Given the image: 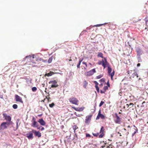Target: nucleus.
Instances as JSON below:
<instances>
[{"instance_id":"46","label":"nucleus","mask_w":148,"mask_h":148,"mask_svg":"<svg viewBox=\"0 0 148 148\" xmlns=\"http://www.w3.org/2000/svg\"><path fill=\"white\" fill-rule=\"evenodd\" d=\"M106 146H106L105 145H104L102 146L101 147L102 148H104L105 147H106Z\"/></svg>"},{"instance_id":"3","label":"nucleus","mask_w":148,"mask_h":148,"mask_svg":"<svg viewBox=\"0 0 148 148\" xmlns=\"http://www.w3.org/2000/svg\"><path fill=\"white\" fill-rule=\"evenodd\" d=\"M69 100L70 103L72 104L77 105L79 104V100L75 97H72L69 99Z\"/></svg>"},{"instance_id":"8","label":"nucleus","mask_w":148,"mask_h":148,"mask_svg":"<svg viewBox=\"0 0 148 148\" xmlns=\"http://www.w3.org/2000/svg\"><path fill=\"white\" fill-rule=\"evenodd\" d=\"M115 119L114 122L116 123L120 124L121 122V119L118 116L117 114H115Z\"/></svg>"},{"instance_id":"62","label":"nucleus","mask_w":148,"mask_h":148,"mask_svg":"<svg viewBox=\"0 0 148 148\" xmlns=\"http://www.w3.org/2000/svg\"><path fill=\"white\" fill-rule=\"evenodd\" d=\"M32 63H35V64L36 63L35 62H32Z\"/></svg>"},{"instance_id":"41","label":"nucleus","mask_w":148,"mask_h":148,"mask_svg":"<svg viewBox=\"0 0 148 148\" xmlns=\"http://www.w3.org/2000/svg\"><path fill=\"white\" fill-rule=\"evenodd\" d=\"M86 137H91V136H90V135L89 134H86Z\"/></svg>"},{"instance_id":"49","label":"nucleus","mask_w":148,"mask_h":148,"mask_svg":"<svg viewBox=\"0 0 148 148\" xmlns=\"http://www.w3.org/2000/svg\"><path fill=\"white\" fill-rule=\"evenodd\" d=\"M140 65V63H138L137 64V67L139 66Z\"/></svg>"},{"instance_id":"43","label":"nucleus","mask_w":148,"mask_h":148,"mask_svg":"<svg viewBox=\"0 0 148 148\" xmlns=\"http://www.w3.org/2000/svg\"><path fill=\"white\" fill-rule=\"evenodd\" d=\"M146 25L148 27V21L147 20L146 21Z\"/></svg>"},{"instance_id":"63","label":"nucleus","mask_w":148,"mask_h":148,"mask_svg":"<svg viewBox=\"0 0 148 148\" xmlns=\"http://www.w3.org/2000/svg\"><path fill=\"white\" fill-rule=\"evenodd\" d=\"M34 58V56H33V57H32V58L33 59Z\"/></svg>"},{"instance_id":"31","label":"nucleus","mask_w":148,"mask_h":148,"mask_svg":"<svg viewBox=\"0 0 148 148\" xmlns=\"http://www.w3.org/2000/svg\"><path fill=\"white\" fill-rule=\"evenodd\" d=\"M105 79L102 78L99 80V81L101 83H103L105 82Z\"/></svg>"},{"instance_id":"14","label":"nucleus","mask_w":148,"mask_h":148,"mask_svg":"<svg viewBox=\"0 0 148 148\" xmlns=\"http://www.w3.org/2000/svg\"><path fill=\"white\" fill-rule=\"evenodd\" d=\"M26 137L29 139H33V134L31 132H29V133L26 134Z\"/></svg>"},{"instance_id":"50","label":"nucleus","mask_w":148,"mask_h":148,"mask_svg":"<svg viewBox=\"0 0 148 148\" xmlns=\"http://www.w3.org/2000/svg\"><path fill=\"white\" fill-rule=\"evenodd\" d=\"M82 64H85V65H86V64H87L86 63L84 62H82Z\"/></svg>"},{"instance_id":"59","label":"nucleus","mask_w":148,"mask_h":148,"mask_svg":"<svg viewBox=\"0 0 148 148\" xmlns=\"http://www.w3.org/2000/svg\"><path fill=\"white\" fill-rule=\"evenodd\" d=\"M89 64L91 65H92V64L91 63H89Z\"/></svg>"},{"instance_id":"24","label":"nucleus","mask_w":148,"mask_h":148,"mask_svg":"<svg viewBox=\"0 0 148 148\" xmlns=\"http://www.w3.org/2000/svg\"><path fill=\"white\" fill-rule=\"evenodd\" d=\"M32 56L31 55L26 56L25 57L24 59V60H25L27 58H28L29 60H30Z\"/></svg>"},{"instance_id":"38","label":"nucleus","mask_w":148,"mask_h":148,"mask_svg":"<svg viewBox=\"0 0 148 148\" xmlns=\"http://www.w3.org/2000/svg\"><path fill=\"white\" fill-rule=\"evenodd\" d=\"M132 105V106H133L134 105V104L132 103H130L129 104H127L126 106H127V107L128 108L130 106Z\"/></svg>"},{"instance_id":"18","label":"nucleus","mask_w":148,"mask_h":148,"mask_svg":"<svg viewBox=\"0 0 148 148\" xmlns=\"http://www.w3.org/2000/svg\"><path fill=\"white\" fill-rule=\"evenodd\" d=\"M96 71L95 69H94L89 71V72H88V73L90 74V75H92Z\"/></svg>"},{"instance_id":"5","label":"nucleus","mask_w":148,"mask_h":148,"mask_svg":"<svg viewBox=\"0 0 148 148\" xmlns=\"http://www.w3.org/2000/svg\"><path fill=\"white\" fill-rule=\"evenodd\" d=\"M31 126L34 127H38V125L37 122L36 121V119L34 117H33L32 121Z\"/></svg>"},{"instance_id":"57","label":"nucleus","mask_w":148,"mask_h":148,"mask_svg":"<svg viewBox=\"0 0 148 148\" xmlns=\"http://www.w3.org/2000/svg\"><path fill=\"white\" fill-rule=\"evenodd\" d=\"M87 32V31H86V30H84L83 32Z\"/></svg>"},{"instance_id":"23","label":"nucleus","mask_w":148,"mask_h":148,"mask_svg":"<svg viewBox=\"0 0 148 148\" xmlns=\"http://www.w3.org/2000/svg\"><path fill=\"white\" fill-rule=\"evenodd\" d=\"M114 71H113L112 73H110V74H109V75H110V76L111 77V79L112 80H113V76H114Z\"/></svg>"},{"instance_id":"32","label":"nucleus","mask_w":148,"mask_h":148,"mask_svg":"<svg viewBox=\"0 0 148 148\" xmlns=\"http://www.w3.org/2000/svg\"><path fill=\"white\" fill-rule=\"evenodd\" d=\"M55 105V104L53 103H52L51 104H49V106L50 108H53Z\"/></svg>"},{"instance_id":"27","label":"nucleus","mask_w":148,"mask_h":148,"mask_svg":"<svg viewBox=\"0 0 148 148\" xmlns=\"http://www.w3.org/2000/svg\"><path fill=\"white\" fill-rule=\"evenodd\" d=\"M32 90L33 92H35L37 90V88L36 87H34L32 88Z\"/></svg>"},{"instance_id":"61","label":"nucleus","mask_w":148,"mask_h":148,"mask_svg":"<svg viewBox=\"0 0 148 148\" xmlns=\"http://www.w3.org/2000/svg\"><path fill=\"white\" fill-rule=\"evenodd\" d=\"M128 127H130V125H128V126H127Z\"/></svg>"},{"instance_id":"58","label":"nucleus","mask_w":148,"mask_h":148,"mask_svg":"<svg viewBox=\"0 0 148 148\" xmlns=\"http://www.w3.org/2000/svg\"><path fill=\"white\" fill-rule=\"evenodd\" d=\"M90 29V28L89 27H87L86 28V29Z\"/></svg>"},{"instance_id":"45","label":"nucleus","mask_w":148,"mask_h":148,"mask_svg":"<svg viewBox=\"0 0 148 148\" xmlns=\"http://www.w3.org/2000/svg\"><path fill=\"white\" fill-rule=\"evenodd\" d=\"M107 85L108 86V87H110V84H109V81H108L107 82Z\"/></svg>"},{"instance_id":"40","label":"nucleus","mask_w":148,"mask_h":148,"mask_svg":"<svg viewBox=\"0 0 148 148\" xmlns=\"http://www.w3.org/2000/svg\"><path fill=\"white\" fill-rule=\"evenodd\" d=\"M112 145H110L108 146H107L106 147V148H112Z\"/></svg>"},{"instance_id":"19","label":"nucleus","mask_w":148,"mask_h":148,"mask_svg":"<svg viewBox=\"0 0 148 148\" xmlns=\"http://www.w3.org/2000/svg\"><path fill=\"white\" fill-rule=\"evenodd\" d=\"M108 66V73L109 74H110V73H111L112 71V68L109 65V64L108 66Z\"/></svg>"},{"instance_id":"44","label":"nucleus","mask_w":148,"mask_h":148,"mask_svg":"<svg viewBox=\"0 0 148 148\" xmlns=\"http://www.w3.org/2000/svg\"><path fill=\"white\" fill-rule=\"evenodd\" d=\"M46 98L47 99L48 101H49V99H50V97H46Z\"/></svg>"},{"instance_id":"17","label":"nucleus","mask_w":148,"mask_h":148,"mask_svg":"<svg viewBox=\"0 0 148 148\" xmlns=\"http://www.w3.org/2000/svg\"><path fill=\"white\" fill-rule=\"evenodd\" d=\"M98 114V116H99L100 118L101 119H105V116L103 114H101V110H100L99 111Z\"/></svg>"},{"instance_id":"11","label":"nucleus","mask_w":148,"mask_h":148,"mask_svg":"<svg viewBox=\"0 0 148 148\" xmlns=\"http://www.w3.org/2000/svg\"><path fill=\"white\" fill-rule=\"evenodd\" d=\"M32 132L34 133L35 136H38V138L40 137L41 136V133L39 131H36L33 129L32 130Z\"/></svg>"},{"instance_id":"52","label":"nucleus","mask_w":148,"mask_h":148,"mask_svg":"<svg viewBox=\"0 0 148 148\" xmlns=\"http://www.w3.org/2000/svg\"><path fill=\"white\" fill-rule=\"evenodd\" d=\"M45 129V128L43 127H42V128L41 129V130L42 131L44 130Z\"/></svg>"},{"instance_id":"12","label":"nucleus","mask_w":148,"mask_h":148,"mask_svg":"<svg viewBox=\"0 0 148 148\" xmlns=\"http://www.w3.org/2000/svg\"><path fill=\"white\" fill-rule=\"evenodd\" d=\"M15 99L16 101L19 102L21 103H23V101L22 98L17 95H15Z\"/></svg>"},{"instance_id":"13","label":"nucleus","mask_w":148,"mask_h":148,"mask_svg":"<svg viewBox=\"0 0 148 148\" xmlns=\"http://www.w3.org/2000/svg\"><path fill=\"white\" fill-rule=\"evenodd\" d=\"M72 108L74 109L76 111L80 112L82 111L84 109V107L75 108L74 107H72Z\"/></svg>"},{"instance_id":"30","label":"nucleus","mask_w":148,"mask_h":148,"mask_svg":"<svg viewBox=\"0 0 148 148\" xmlns=\"http://www.w3.org/2000/svg\"><path fill=\"white\" fill-rule=\"evenodd\" d=\"M12 107L14 109H16L17 108L18 106L16 104H14L13 105Z\"/></svg>"},{"instance_id":"9","label":"nucleus","mask_w":148,"mask_h":148,"mask_svg":"<svg viewBox=\"0 0 148 148\" xmlns=\"http://www.w3.org/2000/svg\"><path fill=\"white\" fill-rule=\"evenodd\" d=\"M104 130L105 129L104 127L103 126L101 127L99 133L100 134L99 136V138H101L104 135Z\"/></svg>"},{"instance_id":"48","label":"nucleus","mask_w":148,"mask_h":148,"mask_svg":"<svg viewBox=\"0 0 148 148\" xmlns=\"http://www.w3.org/2000/svg\"><path fill=\"white\" fill-rule=\"evenodd\" d=\"M100 117L99 116H98V115L96 118V119H98Z\"/></svg>"},{"instance_id":"22","label":"nucleus","mask_w":148,"mask_h":148,"mask_svg":"<svg viewBox=\"0 0 148 148\" xmlns=\"http://www.w3.org/2000/svg\"><path fill=\"white\" fill-rule=\"evenodd\" d=\"M83 60V59H80L79 60V63L77 65V67L78 68H80V65L81 63L82 62Z\"/></svg>"},{"instance_id":"56","label":"nucleus","mask_w":148,"mask_h":148,"mask_svg":"<svg viewBox=\"0 0 148 148\" xmlns=\"http://www.w3.org/2000/svg\"><path fill=\"white\" fill-rule=\"evenodd\" d=\"M118 134H120V136H122L121 135V133H119V132H118Z\"/></svg>"},{"instance_id":"36","label":"nucleus","mask_w":148,"mask_h":148,"mask_svg":"<svg viewBox=\"0 0 148 148\" xmlns=\"http://www.w3.org/2000/svg\"><path fill=\"white\" fill-rule=\"evenodd\" d=\"M84 87L85 88L86 87V86L87 85V83L86 82V81H84Z\"/></svg>"},{"instance_id":"64","label":"nucleus","mask_w":148,"mask_h":148,"mask_svg":"<svg viewBox=\"0 0 148 148\" xmlns=\"http://www.w3.org/2000/svg\"><path fill=\"white\" fill-rule=\"evenodd\" d=\"M71 60H69V61H71Z\"/></svg>"},{"instance_id":"4","label":"nucleus","mask_w":148,"mask_h":148,"mask_svg":"<svg viewBox=\"0 0 148 148\" xmlns=\"http://www.w3.org/2000/svg\"><path fill=\"white\" fill-rule=\"evenodd\" d=\"M13 123L12 122H3L1 123L0 125V130H4L6 129L7 127V125H10L12 124Z\"/></svg>"},{"instance_id":"28","label":"nucleus","mask_w":148,"mask_h":148,"mask_svg":"<svg viewBox=\"0 0 148 148\" xmlns=\"http://www.w3.org/2000/svg\"><path fill=\"white\" fill-rule=\"evenodd\" d=\"M105 24H97L95 25H94V27H100L101 26L104 25Z\"/></svg>"},{"instance_id":"15","label":"nucleus","mask_w":148,"mask_h":148,"mask_svg":"<svg viewBox=\"0 0 148 148\" xmlns=\"http://www.w3.org/2000/svg\"><path fill=\"white\" fill-rule=\"evenodd\" d=\"M38 122L42 125H45L46 124L45 122L42 119H39L38 121Z\"/></svg>"},{"instance_id":"1","label":"nucleus","mask_w":148,"mask_h":148,"mask_svg":"<svg viewBox=\"0 0 148 148\" xmlns=\"http://www.w3.org/2000/svg\"><path fill=\"white\" fill-rule=\"evenodd\" d=\"M104 60L102 59L101 61H99L97 63L98 65H102V66L103 67L104 69L107 66H108L109 63L107 61L106 58H104Z\"/></svg>"},{"instance_id":"7","label":"nucleus","mask_w":148,"mask_h":148,"mask_svg":"<svg viewBox=\"0 0 148 148\" xmlns=\"http://www.w3.org/2000/svg\"><path fill=\"white\" fill-rule=\"evenodd\" d=\"M3 115L5 118V119L6 120L8 121L9 122H12L11 121V117L10 116L7 115V114L5 113H3Z\"/></svg>"},{"instance_id":"35","label":"nucleus","mask_w":148,"mask_h":148,"mask_svg":"<svg viewBox=\"0 0 148 148\" xmlns=\"http://www.w3.org/2000/svg\"><path fill=\"white\" fill-rule=\"evenodd\" d=\"M78 127H77V126L76 125H74L73 127V129L74 130L75 132V130Z\"/></svg>"},{"instance_id":"33","label":"nucleus","mask_w":148,"mask_h":148,"mask_svg":"<svg viewBox=\"0 0 148 148\" xmlns=\"http://www.w3.org/2000/svg\"><path fill=\"white\" fill-rule=\"evenodd\" d=\"M108 87L107 86H104L103 88V90L104 91H105V92H106V90L108 89Z\"/></svg>"},{"instance_id":"21","label":"nucleus","mask_w":148,"mask_h":148,"mask_svg":"<svg viewBox=\"0 0 148 148\" xmlns=\"http://www.w3.org/2000/svg\"><path fill=\"white\" fill-rule=\"evenodd\" d=\"M53 74H54V72L51 71L48 73H46L45 75V76H47L49 77L51 76Z\"/></svg>"},{"instance_id":"16","label":"nucleus","mask_w":148,"mask_h":148,"mask_svg":"<svg viewBox=\"0 0 148 148\" xmlns=\"http://www.w3.org/2000/svg\"><path fill=\"white\" fill-rule=\"evenodd\" d=\"M94 82L95 84V87L96 88V89L97 92H99V88L98 86V83L96 81H94Z\"/></svg>"},{"instance_id":"60","label":"nucleus","mask_w":148,"mask_h":148,"mask_svg":"<svg viewBox=\"0 0 148 148\" xmlns=\"http://www.w3.org/2000/svg\"><path fill=\"white\" fill-rule=\"evenodd\" d=\"M86 65V67H87V64H86V65Z\"/></svg>"},{"instance_id":"42","label":"nucleus","mask_w":148,"mask_h":148,"mask_svg":"<svg viewBox=\"0 0 148 148\" xmlns=\"http://www.w3.org/2000/svg\"><path fill=\"white\" fill-rule=\"evenodd\" d=\"M100 92L101 94L105 93V92L104 91H103L101 90H100Z\"/></svg>"},{"instance_id":"53","label":"nucleus","mask_w":148,"mask_h":148,"mask_svg":"<svg viewBox=\"0 0 148 148\" xmlns=\"http://www.w3.org/2000/svg\"><path fill=\"white\" fill-rule=\"evenodd\" d=\"M42 115V114H39L38 115V116L39 117H40Z\"/></svg>"},{"instance_id":"37","label":"nucleus","mask_w":148,"mask_h":148,"mask_svg":"<svg viewBox=\"0 0 148 148\" xmlns=\"http://www.w3.org/2000/svg\"><path fill=\"white\" fill-rule=\"evenodd\" d=\"M93 135L97 137L99 135V133H97L94 134L93 133H92Z\"/></svg>"},{"instance_id":"55","label":"nucleus","mask_w":148,"mask_h":148,"mask_svg":"<svg viewBox=\"0 0 148 148\" xmlns=\"http://www.w3.org/2000/svg\"><path fill=\"white\" fill-rule=\"evenodd\" d=\"M39 60H40V61H41V60H42V61H43V62H44V60L42 59H41L40 58L39 59Z\"/></svg>"},{"instance_id":"25","label":"nucleus","mask_w":148,"mask_h":148,"mask_svg":"<svg viewBox=\"0 0 148 148\" xmlns=\"http://www.w3.org/2000/svg\"><path fill=\"white\" fill-rule=\"evenodd\" d=\"M103 54L102 53L100 52L98 53L97 56L98 57H100L101 58H103Z\"/></svg>"},{"instance_id":"39","label":"nucleus","mask_w":148,"mask_h":148,"mask_svg":"<svg viewBox=\"0 0 148 148\" xmlns=\"http://www.w3.org/2000/svg\"><path fill=\"white\" fill-rule=\"evenodd\" d=\"M104 103V102L103 101H101V102L99 104V107L101 106Z\"/></svg>"},{"instance_id":"29","label":"nucleus","mask_w":148,"mask_h":148,"mask_svg":"<svg viewBox=\"0 0 148 148\" xmlns=\"http://www.w3.org/2000/svg\"><path fill=\"white\" fill-rule=\"evenodd\" d=\"M19 121V119H17L16 121V130H17L18 127V123Z\"/></svg>"},{"instance_id":"47","label":"nucleus","mask_w":148,"mask_h":148,"mask_svg":"<svg viewBox=\"0 0 148 148\" xmlns=\"http://www.w3.org/2000/svg\"><path fill=\"white\" fill-rule=\"evenodd\" d=\"M137 130L136 131H135L134 133H133V134H132V136H134V135L136 133V132H137Z\"/></svg>"},{"instance_id":"51","label":"nucleus","mask_w":148,"mask_h":148,"mask_svg":"<svg viewBox=\"0 0 148 148\" xmlns=\"http://www.w3.org/2000/svg\"><path fill=\"white\" fill-rule=\"evenodd\" d=\"M42 87H45V84H44V83H43V84H42Z\"/></svg>"},{"instance_id":"10","label":"nucleus","mask_w":148,"mask_h":148,"mask_svg":"<svg viewBox=\"0 0 148 148\" xmlns=\"http://www.w3.org/2000/svg\"><path fill=\"white\" fill-rule=\"evenodd\" d=\"M92 115H88L86 117L85 123L87 125L89 124L91 120Z\"/></svg>"},{"instance_id":"54","label":"nucleus","mask_w":148,"mask_h":148,"mask_svg":"<svg viewBox=\"0 0 148 148\" xmlns=\"http://www.w3.org/2000/svg\"><path fill=\"white\" fill-rule=\"evenodd\" d=\"M100 86H103V84L101 83V84L99 85Z\"/></svg>"},{"instance_id":"26","label":"nucleus","mask_w":148,"mask_h":148,"mask_svg":"<svg viewBox=\"0 0 148 148\" xmlns=\"http://www.w3.org/2000/svg\"><path fill=\"white\" fill-rule=\"evenodd\" d=\"M53 56H52L50 58H49V59L48 60V63H51L52 61V60H53Z\"/></svg>"},{"instance_id":"34","label":"nucleus","mask_w":148,"mask_h":148,"mask_svg":"<svg viewBox=\"0 0 148 148\" xmlns=\"http://www.w3.org/2000/svg\"><path fill=\"white\" fill-rule=\"evenodd\" d=\"M103 76L102 75H99L96 77L98 79H100L101 78V77H102Z\"/></svg>"},{"instance_id":"6","label":"nucleus","mask_w":148,"mask_h":148,"mask_svg":"<svg viewBox=\"0 0 148 148\" xmlns=\"http://www.w3.org/2000/svg\"><path fill=\"white\" fill-rule=\"evenodd\" d=\"M49 83L52 84L51 86V88H56L58 86V85L57 84V82L55 80L50 81L49 82Z\"/></svg>"},{"instance_id":"2","label":"nucleus","mask_w":148,"mask_h":148,"mask_svg":"<svg viewBox=\"0 0 148 148\" xmlns=\"http://www.w3.org/2000/svg\"><path fill=\"white\" fill-rule=\"evenodd\" d=\"M128 74L129 75L130 78H134L135 76H136L137 78H138V76L136 71L134 70V71L130 70L128 71H127Z\"/></svg>"},{"instance_id":"20","label":"nucleus","mask_w":148,"mask_h":148,"mask_svg":"<svg viewBox=\"0 0 148 148\" xmlns=\"http://www.w3.org/2000/svg\"><path fill=\"white\" fill-rule=\"evenodd\" d=\"M136 50L138 55H140L142 54L141 51L139 48H137Z\"/></svg>"}]
</instances>
